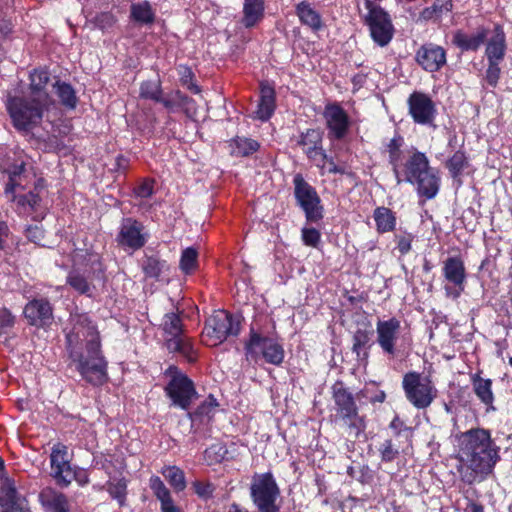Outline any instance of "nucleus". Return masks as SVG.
<instances>
[{"mask_svg":"<svg viewBox=\"0 0 512 512\" xmlns=\"http://www.w3.org/2000/svg\"><path fill=\"white\" fill-rule=\"evenodd\" d=\"M72 328L66 333V348L82 378L94 386L107 381V361L101 351L97 327L87 314L71 316Z\"/></svg>","mask_w":512,"mask_h":512,"instance_id":"nucleus-1","label":"nucleus"},{"mask_svg":"<svg viewBox=\"0 0 512 512\" xmlns=\"http://www.w3.org/2000/svg\"><path fill=\"white\" fill-rule=\"evenodd\" d=\"M458 472L466 484L483 481L490 476L500 461V447L489 430L472 428L455 436Z\"/></svg>","mask_w":512,"mask_h":512,"instance_id":"nucleus-2","label":"nucleus"},{"mask_svg":"<svg viewBox=\"0 0 512 512\" xmlns=\"http://www.w3.org/2000/svg\"><path fill=\"white\" fill-rule=\"evenodd\" d=\"M6 108L13 126L19 131H29L38 126L50 106L27 94L9 96Z\"/></svg>","mask_w":512,"mask_h":512,"instance_id":"nucleus-3","label":"nucleus"},{"mask_svg":"<svg viewBox=\"0 0 512 512\" xmlns=\"http://www.w3.org/2000/svg\"><path fill=\"white\" fill-rule=\"evenodd\" d=\"M402 388L406 399L417 409L428 408L437 397V389L428 376L415 371L403 376Z\"/></svg>","mask_w":512,"mask_h":512,"instance_id":"nucleus-4","label":"nucleus"},{"mask_svg":"<svg viewBox=\"0 0 512 512\" xmlns=\"http://www.w3.org/2000/svg\"><path fill=\"white\" fill-rule=\"evenodd\" d=\"M251 499L258 512H279L280 489L272 473H255L250 485Z\"/></svg>","mask_w":512,"mask_h":512,"instance_id":"nucleus-5","label":"nucleus"},{"mask_svg":"<svg viewBox=\"0 0 512 512\" xmlns=\"http://www.w3.org/2000/svg\"><path fill=\"white\" fill-rule=\"evenodd\" d=\"M367 13L363 15L372 40L380 47L387 46L394 36V26L387 11L372 0H363Z\"/></svg>","mask_w":512,"mask_h":512,"instance_id":"nucleus-6","label":"nucleus"},{"mask_svg":"<svg viewBox=\"0 0 512 512\" xmlns=\"http://www.w3.org/2000/svg\"><path fill=\"white\" fill-rule=\"evenodd\" d=\"M245 350L247 358L256 359L261 355L266 362L277 366L283 362L285 355L282 344L274 334L266 335L254 328H251Z\"/></svg>","mask_w":512,"mask_h":512,"instance_id":"nucleus-7","label":"nucleus"},{"mask_svg":"<svg viewBox=\"0 0 512 512\" xmlns=\"http://www.w3.org/2000/svg\"><path fill=\"white\" fill-rule=\"evenodd\" d=\"M333 399L337 415L345 422L351 432L358 436L365 429V422L358 414L354 398L341 383L333 386Z\"/></svg>","mask_w":512,"mask_h":512,"instance_id":"nucleus-8","label":"nucleus"},{"mask_svg":"<svg viewBox=\"0 0 512 512\" xmlns=\"http://www.w3.org/2000/svg\"><path fill=\"white\" fill-rule=\"evenodd\" d=\"M239 332V318L221 310L208 318L203 331L207 344L211 346L222 343L228 336H236Z\"/></svg>","mask_w":512,"mask_h":512,"instance_id":"nucleus-9","label":"nucleus"},{"mask_svg":"<svg viewBox=\"0 0 512 512\" xmlns=\"http://www.w3.org/2000/svg\"><path fill=\"white\" fill-rule=\"evenodd\" d=\"M167 374L171 377L165 387L167 396L174 406L187 410L197 394L193 382L175 366H170Z\"/></svg>","mask_w":512,"mask_h":512,"instance_id":"nucleus-10","label":"nucleus"},{"mask_svg":"<svg viewBox=\"0 0 512 512\" xmlns=\"http://www.w3.org/2000/svg\"><path fill=\"white\" fill-rule=\"evenodd\" d=\"M293 184L295 198L304 211L306 219L311 222L320 220L323 217V208L315 188L301 174L294 176Z\"/></svg>","mask_w":512,"mask_h":512,"instance_id":"nucleus-11","label":"nucleus"},{"mask_svg":"<svg viewBox=\"0 0 512 512\" xmlns=\"http://www.w3.org/2000/svg\"><path fill=\"white\" fill-rule=\"evenodd\" d=\"M149 234L144 225L131 217L123 218L116 236L117 244L125 251L141 249L148 241Z\"/></svg>","mask_w":512,"mask_h":512,"instance_id":"nucleus-12","label":"nucleus"},{"mask_svg":"<svg viewBox=\"0 0 512 512\" xmlns=\"http://www.w3.org/2000/svg\"><path fill=\"white\" fill-rule=\"evenodd\" d=\"M445 281V294L447 297L457 299L465 289L466 269L464 261L458 256L448 257L442 267Z\"/></svg>","mask_w":512,"mask_h":512,"instance_id":"nucleus-13","label":"nucleus"},{"mask_svg":"<svg viewBox=\"0 0 512 512\" xmlns=\"http://www.w3.org/2000/svg\"><path fill=\"white\" fill-rule=\"evenodd\" d=\"M409 114L413 121L420 125L435 127L434 121L437 114L433 100L422 92H413L408 98Z\"/></svg>","mask_w":512,"mask_h":512,"instance_id":"nucleus-14","label":"nucleus"},{"mask_svg":"<svg viewBox=\"0 0 512 512\" xmlns=\"http://www.w3.org/2000/svg\"><path fill=\"white\" fill-rule=\"evenodd\" d=\"M1 512H30L28 502L16 488L15 481L9 477L0 480Z\"/></svg>","mask_w":512,"mask_h":512,"instance_id":"nucleus-15","label":"nucleus"},{"mask_svg":"<svg viewBox=\"0 0 512 512\" xmlns=\"http://www.w3.org/2000/svg\"><path fill=\"white\" fill-rule=\"evenodd\" d=\"M50 463L52 476L56 482L67 487L70 484L71 470L73 469L67 446L62 443L55 444L50 454Z\"/></svg>","mask_w":512,"mask_h":512,"instance_id":"nucleus-16","label":"nucleus"},{"mask_svg":"<svg viewBox=\"0 0 512 512\" xmlns=\"http://www.w3.org/2000/svg\"><path fill=\"white\" fill-rule=\"evenodd\" d=\"M401 323L395 318L388 320H378L376 323L377 343L387 355L395 354V346L398 340Z\"/></svg>","mask_w":512,"mask_h":512,"instance_id":"nucleus-17","label":"nucleus"},{"mask_svg":"<svg viewBox=\"0 0 512 512\" xmlns=\"http://www.w3.org/2000/svg\"><path fill=\"white\" fill-rule=\"evenodd\" d=\"M24 316L30 325L46 327L53 321V308L47 299H33L25 305Z\"/></svg>","mask_w":512,"mask_h":512,"instance_id":"nucleus-18","label":"nucleus"},{"mask_svg":"<svg viewBox=\"0 0 512 512\" xmlns=\"http://www.w3.org/2000/svg\"><path fill=\"white\" fill-rule=\"evenodd\" d=\"M329 135L335 139H342L348 132L349 117L345 110L336 103L328 104L324 110Z\"/></svg>","mask_w":512,"mask_h":512,"instance_id":"nucleus-19","label":"nucleus"},{"mask_svg":"<svg viewBox=\"0 0 512 512\" xmlns=\"http://www.w3.org/2000/svg\"><path fill=\"white\" fill-rule=\"evenodd\" d=\"M418 64L428 72L439 71L446 64V51L435 44H425L416 53Z\"/></svg>","mask_w":512,"mask_h":512,"instance_id":"nucleus-20","label":"nucleus"},{"mask_svg":"<svg viewBox=\"0 0 512 512\" xmlns=\"http://www.w3.org/2000/svg\"><path fill=\"white\" fill-rule=\"evenodd\" d=\"M298 143L310 160L317 166L325 167L327 155L322 150V137L318 130L308 129L305 133H302Z\"/></svg>","mask_w":512,"mask_h":512,"instance_id":"nucleus-21","label":"nucleus"},{"mask_svg":"<svg viewBox=\"0 0 512 512\" xmlns=\"http://www.w3.org/2000/svg\"><path fill=\"white\" fill-rule=\"evenodd\" d=\"M29 80V91L27 95L41 100L51 106L53 104V100L47 91V85L50 81L48 70L44 68L34 69L29 75Z\"/></svg>","mask_w":512,"mask_h":512,"instance_id":"nucleus-22","label":"nucleus"},{"mask_svg":"<svg viewBox=\"0 0 512 512\" xmlns=\"http://www.w3.org/2000/svg\"><path fill=\"white\" fill-rule=\"evenodd\" d=\"M1 170L8 175V183L6 185V193H14L18 187H23L25 175V162L22 159H11L7 157L0 163Z\"/></svg>","mask_w":512,"mask_h":512,"instance_id":"nucleus-23","label":"nucleus"},{"mask_svg":"<svg viewBox=\"0 0 512 512\" xmlns=\"http://www.w3.org/2000/svg\"><path fill=\"white\" fill-rule=\"evenodd\" d=\"M161 103L169 113L184 111L186 115L191 116V111L195 112V102L179 90L172 91L162 95Z\"/></svg>","mask_w":512,"mask_h":512,"instance_id":"nucleus-24","label":"nucleus"},{"mask_svg":"<svg viewBox=\"0 0 512 512\" xmlns=\"http://www.w3.org/2000/svg\"><path fill=\"white\" fill-rule=\"evenodd\" d=\"M488 30L484 27L478 28L476 33L467 34L457 30L453 34L452 43L462 51H477L485 42Z\"/></svg>","mask_w":512,"mask_h":512,"instance_id":"nucleus-25","label":"nucleus"},{"mask_svg":"<svg viewBox=\"0 0 512 512\" xmlns=\"http://www.w3.org/2000/svg\"><path fill=\"white\" fill-rule=\"evenodd\" d=\"M149 486L160 502L161 512H182L180 507L175 505L169 489L158 476H152L149 480Z\"/></svg>","mask_w":512,"mask_h":512,"instance_id":"nucleus-26","label":"nucleus"},{"mask_svg":"<svg viewBox=\"0 0 512 512\" xmlns=\"http://www.w3.org/2000/svg\"><path fill=\"white\" fill-rule=\"evenodd\" d=\"M429 160L422 152L416 151L405 163V178L402 182L406 181L414 183L417 178L430 170Z\"/></svg>","mask_w":512,"mask_h":512,"instance_id":"nucleus-27","label":"nucleus"},{"mask_svg":"<svg viewBox=\"0 0 512 512\" xmlns=\"http://www.w3.org/2000/svg\"><path fill=\"white\" fill-rule=\"evenodd\" d=\"M275 90L268 83H261L260 100L255 111V118L267 121L275 110Z\"/></svg>","mask_w":512,"mask_h":512,"instance_id":"nucleus-28","label":"nucleus"},{"mask_svg":"<svg viewBox=\"0 0 512 512\" xmlns=\"http://www.w3.org/2000/svg\"><path fill=\"white\" fill-rule=\"evenodd\" d=\"M165 345L169 352L179 353L187 361L194 362L197 359V352L192 340L184 333L179 337H167Z\"/></svg>","mask_w":512,"mask_h":512,"instance_id":"nucleus-29","label":"nucleus"},{"mask_svg":"<svg viewBox=\"0 0 512 512\" xmlns=\"http://www.w3.org/2000/svg\"><path fill=\"white\" fill-rule=\"evenodd\" d=\"M471 384L477 398L487 407V411L495 410L492 380L482 378L479 373L471 375Z\"/></svg>","mask_w":512,"mask_h":512,"instance_id":"nucleus-30","label":"nucleus"},{"mask_svg":"<svg viewBox=\"0 0 512 512\" xmlns=\"http://www.w3.org/2000/svg\"><path fill=\"white\" fill-rule=\"evenodd\" d=\"M440 178L437 172L431 168L426 173L421 175L417 180L412 183L416 185L417 192L420 196L426 199L434 198L439 191Z\"/></svg>","mask_w":512,"mask_h":512,"instance_id":"nucleus-31","label":"nucleus"},{"mask_svg":"<svg viewBox=\"0 0 512 512\" xmlns=\"http://www.w3.org/2000/svg\"><path fill=\"white\" fill-rule=\"evenodd\" d=\"M506 51V36L503 28L496 25L494 34L490 38L486 47V56L488 61H501Z\"/></svg>","mask_w":512,"mask_h":512,"instance_id":"nucleus-32","label":"nucleus"},{"mask_svg":"<svg viewBox=\"0 0 512 512\" xmlns=\"http://www.w3.org/2000/svg\"><path fill=\"white\" fill-rule=\"evenodd\" d=\"M265 0H244L241 23L246 28L256 26L264 17Z\"/></svg>","mask_w":512,"mask_h":512,"instance_id":"nucleus-33","label":"nucleus"},{"mask_svg":"<svg viewBox=\"0 0 512 512\" xmlns=\"http://www.w3.org/2000/svg\"><path fill=\"white\" fill-rule=\"evenodd\" d=\"M39 499L51 512H68L66 496L53 488H44L39 494Z\"/></svg>","mask_w":512,"mask_h":512,"instance_id":"nucleus-34","label":"nucleus"},{"mask_svg":"<svg viewBox=\"0 0 512 512\" xmlns=\"http://www.w3.org/2000/svg\"><path fill=\"white\" fill-rule=\"evenodd\" d=\"M404 144V139L400 135H395L388 143L387 150L389 154V163L392 166V170L396 179V183L399 185L402 183V177L400 168L402 164V150L401 147Z\"/></svg>","mask_w":512,"mask_h":512,"instance_id":"nucleus-35","label":"nucleus"},{"mask_svg":"<svg viewBox=\"0 0 512 512\" xmlns=\"http://www.w3.org/2000/svg\"><path fill=\"white\" fill-rule=\"evenodd\" d=\"M296 14L301 24L308 26L313 31H318L322 27L321 15L308 2L302 1L296 5Z\"/></svg>","mask_w":512,"mask_h":512,"instance_id":"nucleus-36","label":"nucleus"},{"mask_svg":"<svg viewBox=\"0 0 512 512\" xmlns=\"http://www.w3.org/2000/svg\"><path fill=\"white\" fill-rule=\"evenodd\" d=\"M453 10L452 0H434L432 5L424 8L419 19L422 21H439L444 14Z\"/></svg>","mask_w":512,"mask_h":512,"instance_id":"nucleus-37","label":"nucleus"},{"mask_svg":"<svg viewBox=\"0 0 512 512\" xmlns=\"http://www.w3.org/2000/svg\"><path fill=\"white\" fill-rule=\"evenodd\" d=\"M373 218L379 233L391 232L396 227V216L387 207H377L373 212Z\"/></svg>","mask_w":512,"mask_h":512,"instance_id":"nucleus-38","label":"nucleus"},{"mask_svg":"<svg viewBox=\"0 0 512 512\" xmlns=\"http://www.w3.org/2000/svg\"><path fill=\"white\" fill-rule=\"evenodd\" d=\"M53 87L55 89L56 96L65 108L69 110L76 108L78 98L74 88L70 84L62 81H56Z\"/></svg>","mask_w":512,"mask_h":512,"instance_id":"nucleus-39","label":"nucleus"},{"mask_svg":"<svg viewBox=\"0 0 512 512\" xmlns=\"http://www.w3.org/2000/svg\"><path fill=\"white\" fill-rule=\"evenodd\" d=\"M445 165L452 178L456 179L469 167V160L463 150H458L446 161Z\"/></svg>","mask_w":512,"mask_h":512,"instance_id":"nucleus-40","label":"nucleus"},{"mask_svg":"<svg viewBox=\"0 0 512 512\" xmlns=\"http://www.w3.org/2000/svg\"><path fill=\"white\" fill-rule=\"evenodd\" d=\"M161 328L164 332L165 339L167 337H179V335L184 333L181 318L174 312H169L164 315Z\"/></svg>","mask_w":512,"mask_h":512,"instance_id":"nucleus-41","label":"nucleus"},{"mask_svg":"<svg viewBox=\"0 0 512 512\" xmlns=\"http://www.w3.org/2000/svg\"><path fill=\"white\" fill-rule=\"evenodd\" d=\"M13 200L16 202L20 214L29 215L37 210L41 199L38 194L29 192L27 194H17L13 197Z\"/></svg>","mask_w":512,"mask_h":512,"instance_id":"nucleus-42","label":"nucleus"},{"mask_svg":"<svg viewBox=\"0 0 512 512\" xmlns=\"http://www.w3.org/2000/svg\"><path fill=\"white\" fill-rule=\"evenodd\" d=\"M161 474L176 492H181L186 488L185 474L179 467L165 466L162 468Z\"/></svg>","mask_w":512,"mask_h":512,"instance_id":"nucleus-43","label":"nucleus"},{"mask_svg":"<svg viewBox=\"0 0 512 512\" xmlns=\"http://www.w3.org/2000/svg\"><path fill=\"white\" fill-rule=\"evenodd\" d=\"M232 154L235 156H248L256 152L260 145L257 141L245 138V137H236L231 142Z\"/></svg>","mask_w":512,"mask_h":512,"instance_id":"nucleus-44","label":"nucleus"},{"mask_svg":"<svg viewBox=\"0 0 512 512\" xmlns=\"http://www.w3.org/2000/svg\"><path fill=\"white\" fill-rule=\"evenodd\" d=\"M131 17L140 24H151L154 21V12L149 2L144 1L132 4Z\"/></svg>","mask_w":512,"mask_h":512,"instance_id":"nucleus-45","label":"nucleus"},{"mask_svg":"<svg viewBox=\"0 0 512 512\" xmlns=\"http://www.w3.org/2000/svg\"><path fill=\"white\" fill-rule=\"evenodd\" d=\"M140 97L159 102L162 97V88L159 81H145L140 86Z\"/></svg>","mask_w":512,"mask_h":512,"instance_id":"nucleus-46","label":"nucleus"},{"mask_svg":"<svg viewBox=\"0 0 512 512\" xmlns=\"http://www.w3.org/2000/svg\"><path fill=\"white\" fill-rule=\"evenodd\" d=\"M198 252L192 247H188L182 251L180 258V269L189 274L197 267Z\"/></svg>","mask_w":512,"mask_h":512,"instance_id":"nucleus-47","label":"nucleus"},{"mask_svg":"<svg viewBox=\"0 0 512 512\" xmlns=\"http://www.w3.org/2000/svg\"><path fill=\"white\" fill-rule=\"evenodd\" d=\"M166 268V262L155 257H148L143 264V271L147 277L158 279Z\"/></svg>","mask_w":512,"mask_h":512,"instance_id":"nucleus-48","label":"nucleus"},{"mask_svg":"<svg viewBox=\"0 0 512 512\" xmlns=\"http://www.w3.org/2000/svg\"><path fill=\"white\" fill-rule=\"evenodd\" d=\"M67 283L77 292L81 294H89L90 293V285L87 282L86 278L77 271H72L69 273L67 277Z\"/></svg>","mask_w":512,"mask_h":512,"instance_id":"nucleus-49","label":"nucleus"},{"mask_svg":"<svg viewBox=\"0 0 512 512\" xmlns=\"http://www.w3.org/2000/svg\"><path fill=\"white\" fill-rule=\"evenodd\" d=\"M126 489V480L124 478H120L109 483L108 492L120 505H123L126 499Z\"/></svg>","mask_w":512,"mask_h":512,"instance_id":"nucleus-50","label":"nucleus"},{"mask_svg":"<svg viewBox=\"0 0 512 512\" xmlns=\"http://www.w3.org/2000/svg\"><path fill=\"white\" fill-rule=\"evenodd\" d=\"M370 341V332L362 329H358L353 335V346L352 351L356 353L358 357L361 356L362 351L367 347Z\"/></svg>","mask_w":512,"mask_h":512,"instance_id":"nucleus-51","label":"nucleus"},{"mask_svg":"<svg viewBox=\"0 0 512 512\" xmlns=\"http://www.w3.org/2000/svg\"><path fill=\"white\" fill-rule=\"evenodd\" d=\"M218 406L216 399L213 396H209L205 399L194 412V416L208 417L210 418Z\"/></svg>","mask_w":512,"mask_h":512,"instance_id":"nucleus-52","label":"nucleus"},{"mask_svg":"<svg viewBox=\"0 0 512 512\" xmlns=\"http://www.w3.org/2000/svg\"><path fill=\"white\" fill-rule=\"evenodd\" d=\"M413 240V234L408 232L395 235V241L397 244L396 248L401 255H406L410 252Z\"/></svg>","mask_w":512,"mask_h":512,"instance_id":"nucleus-53","label":"nucleus"},{"mask_svg":"<svg viewBox=\"0 0 512 512\" xmlns=\"http://www.w3.org/2000/svg\"><path fill=\"white\" fill-rule=\"evenodd\" d=\"M179 74L180 81L183 85L187 86V88L195 94L200 93V88L195 83H193L194 75L189 67L181 66Z\"/></svg>","mask_w":512,"mask_h":512,"instance_id":"nucleus-54","label":"nucleus"},{"mask_svg":"<svg viewBox=\"0 0 512 512\" xmlns=\"http://www.w3.org/2000/svg\"><path fill=\"white\" fill-rule=\"evenodd\" d=\"M301 236L302 241L306 246L316 248L321 241V234L315 228H303Z\"/></svg>","mask_w":512,"mask_h":512,"instance_id":"nucleus-55","label":"nucleus"},{"mask_svg":"<svg viewBox=\"0 0 512 512\" xmlns=\"http://www.w3.org/2000/svg\"><path fill=\"white\" fill-rule=\"evenodd\" d=\"M15 324L14 315L7 308H0V335L7 333Z\"/></svg>","mask_w":512,"mask_h":512,"instance_id":"nucleus-56","label":"nucleus"},{"mask_svg":"<svg viewBox=\"0 0 512 512\" xmlns=\"http://www.w3.org/2000/svg\"><path fill=\"white\" fill-rule=\"evenodd\" d=\"M154 193V181L151 179H144L139 185L134 188V194L139 198H149Z\"/></svg>","mask_w":512,"mask_h":512,"instance_id":"nucleus-57","label":"nucleus"},{"mask_svg":"<svg viewBox=\"0 0 512 512\" xmlns=\"http://www.w3.org/2000/svg\"><path fill=\"white\" fill-rule=\"evenodd\" d=\"M488 68L486 70V81L492 87H495L500 78L499 61H488Z\"/></svg>","mask_w":512,"mask_h":512,"instance_id":"nucleus-58","label":"nucleus"},{"mask_svg":"<svg viewBox=\"0 0 512 512\" xmlns=\"http://www.w3.org/2000/svg\"><path fill=\"white\" fill-rule=\"evenodd\" d=\"M380 452L383 461H392L396 458L398 454V451L394 449L391 440H386L383 442L380 448Z\"/></svg>","mask_w":512,"mask_h":512,"instance_id":"nucleus-59","label":"nucleus"},{"mask_svg":"<svg viewBox=\"0 0 512 512\" xmlns=\"http://www.w3.org/2000/svg\"><path fill=\"white\" fill-rule=\"evenodd\" d=\"M193 488L195 493L201 498L207 499L212 496L213 486L210 483L195 481L193 483Z\"/></svg>","mask_w":512,"mask_h":512,"instance_id":"nucleus-60","label":"nucleus"},{"mask_svg":"<svg viewBox=\"0 0 512 512\" xmlns=\"http://www.w3.org/2000/svg\"><path fill=\"white\" fill-rule=\"evenodd\" d=\"M96 25L101 29H107L113 26L115 18L110 13H101L95 17Z\"/></svg>","mask_w":512,"mask_h":512,"instance_id":"nucleus-61","label":"nucleus"},{"mask_svg":"<svg viewBox=\"0 0 512 512\" xmlns=\"http://www.w3.org/2000/svg\"><path fill=\"white\" fill-rule=\"evenodd\" d=\"M70 483L75 480L80 486H85L89 483V477L86 470L81 468H73L71 470Z\"/></svg>","mask_w":512,"mask_h":512,"instance_id":"nucleus-62","label":"nucleus"},{"mask_svg":"<svg viewBox=\"0 0 512 512\" xmlns=\"http://www.w3.org/2000/svg\"><path fill=\"white\" fill-rule=\"evenodd\" d=\"M26 237L34 243H39L43 238V230L38 226H28L25 230Z\"/></svg>","mask_w":512,"mask_h":512,"instance_id":"nucleus-63","label":"nucleus"},{"mask_svg":"<svg viewBox=\"0 0 512 512\" xmlns=\"http://www.w3.org/2000/svg\"><path fill=\"white\" fill-rule=\"evenodd\" d=\"M8 234H9L8 225L5 222H0V249L4 248Z\"/></svg>","mask_w":512,"mask_h":512,"instance_id":"nucleus-64","label":"nucleus"}]
</instances>
